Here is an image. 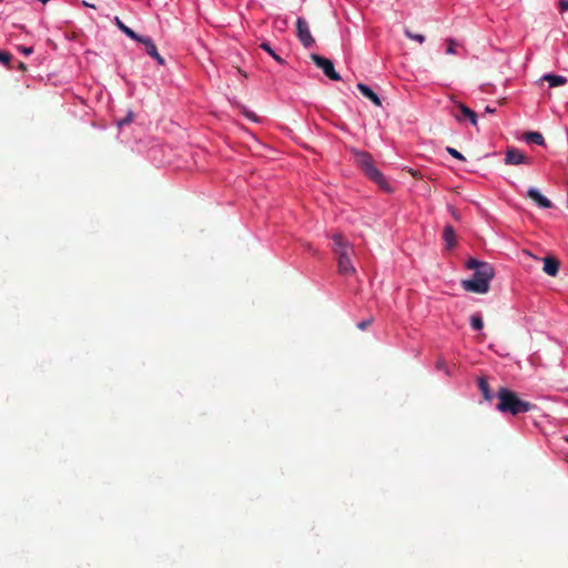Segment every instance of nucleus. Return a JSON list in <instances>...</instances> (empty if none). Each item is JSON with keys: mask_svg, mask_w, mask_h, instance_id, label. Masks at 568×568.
<instances>
[{"mask_svg": "<svg viewBox=\"0 0 568 568\" xmlns=\"http://www.w3.org/2000/svg\"><path fill=\"white\" fill-rule=\"evenodd\" d=\"M466 267L474 270V274L471 278L462 281V287L466 292L477 294L487 293L490 287V282L495 276L494 267L487 262L478 261L473 257L466 262Z\"/></svg>", "mask_w": 568, "mask_h": 568, "instance_id": "f257e3e1", "label": "nucleus"}, {"mask_svg": "<svg viewBox=\"0 0 568 568\" xmlns=\"http://www.w3.org/2000/svg\"><path fill=\"white\" fill-rule=\"evenodd\" d=\"M496 397L498 399L496 409L501 414L516 416L528 413L535 407L530 402L520 399L514 390L507 387H500L496 393Z\"/></svg>", "mask_w": 568, "mask_h": 568, "instance_id": "f03ea898", "label": "nucleus"}, {"mask_svg": "<svg viewBox=\"0 0 568 568\" xmlns=\"http://www.w3.org/2000/svg\"><path fill=\"white\" fill-rule=\"evenodd\" d=\"M333 251L337 256V265L339 274L344 276H351L355 274L356 270L351 260L352 246L345 241L342 234H334L333 237Z\"/></svg>", "mask_w": 568, "mask_h": 568, "instance_id": "7ed1b4c3", "label": "nucleus"}, {"mask_svg": "<svg viewBox=\"0 0 568 568\" xmlns=\"http://www.w3.org/2000/svg\"><path fill=\"white\" fill-rule=\"evenodd\" d=\"M356 162L366 176L376 183L382 190L392 192V186L385 175L375 166L369 153L364 151L356 152Z\"/></svg>", "mask_w": 568, "mask_h": 568, "instance_id": "20e7f679", "label": "nucleus"}, {"mask_svg": "<svg viewBox=\"0 0 568 568\" xmlns=\"http://www.w3.org/2000/svg\"><path fill=\"white\" fill-rule=\"evenodd\" d=\"M452 115L459 123L465 121H469L470 124L477 125V114L470 108L462 102H455L454 108L452 109Z\"/></svg>", "mask_w": 568, "mask_h": 568, "instance_id": "39448f33", "label": "nucleus"}, {"mask_svg": "<svg viewBox=\"0 0 568 568\" xmlns=\"http://www.w3.org/2000/svg\"><path fill=\"white\" fill-rule=\"evenodd\" d=\"M311 59L313 60V62L316 64V67H318L320 69H322V71L324 72V74L333 80V81H338L341 80V75L338 72L335 71L334 69V64L332 62V60L327 59V58H324L320 54H316V53H313L311 55Z\"/></svg>", "mask_w": 568, "mask_h": 568, "instance_id": "423d86ee", "label": "nucleus"}, {"mask_svg": "<svg viewBox=\"0 0 568 568\" xmlns=\"http://www.w3.org/2000/svg\"><path fill=\"white\" fill-rule=\"evenodd\" d=\"M296 34L305 48H312L315 44V40L312 37L308 23L302 17H298L296 20Z\"/></svg>", "mask_w": 568, "mask_h": 568, "instance_id": "0eeeda50", "label": "nucleus"}, {"mask_svg": "<svg viewBox=\"0 0 568 568\" xmlns=\"http://www.w3.org/2000/svg\"><path fill=\"white\" fill-rule=\"evenodd\" d=\"M504 162L507 165H520V164L531 165L532 159L530 156H527L525 153H523L517 148H508L505 153Z\"/></svg>", "mask_w": 568, "mask_h": 568, "instance_id": "6e6552de", "label": "nucleus"}, {"mask_svg": "<svg viewBox=\"0 0 568 568\" xmlns=\"http://www.w3.org/2000/svg\"><path fill=\"white\" fill-rule=\"evenodd\" d=\"M139 43H142L145 47V52L153 58L159 65H164L165 60L164 58L159 53L158 48L152 40V38L148 36H140L139 39L135 40Z\"/></svg>", "mask_w": 568, "mask_h": 568, "instance_id": "1a4fd4ad", "label": "nucleus"}, {"mask_svg": "<svg viewBox=\"0 0 568 568\" xmlns=\"http://www.w3.org/2000/svg\"><path fill=\"white\" fill-rule=\"evenodd\" d=\"M528 197H530L540 209H550L552 203L549 199L542 195L536 187H530L527 191Z\"/></svg>", "mask_w": 568, "mask_h": 568, "instance_id": "9d476101", "label": "nucleus"}, {"mask_svg": "<svg viewBox=\"0 0 568 568\" xmlns=\"http://www.w3.org/2000/svg\"><path fill=\"white\" fill-rule=\"evenodd\" d=\"M358 91L367 98L374 105L382 106L379 97L365 83L357 84Z\"/></svg>", "mask_w": 568, "mask_h": 568, "instance_id": "9b49d317", "label": "nucleus"}, {"mask_svg": "<svg viewBox=\"0 0 568 568\" xmlns=\"http://www.w3.org/2000/svg\"><path fill=\"white\" fill-rule=\"evenodd\" d=\"M478 388L486 402H491L496 395L489 388V384L486 377L480 376L477 378Z\"/></svg>", "mask_w": 568, "mask_h": 568, "instance_id": "f8f14e48", "label": "nucleus"}, {"mask_svg": "<svg viewBox=\"0 0 568 568\" xmlns=\"http://www.w3.org/2000/svg\"><path fill=\"white\" fill-rule=\"evenodd\" d=\"M541 80L547 81L550 88L561 87L568 82V79L566 77L554 73L544 74Z\"/></svg>", "mask_w": 568, "mask_h": 568, "instance_id": "ddd939ff", "label": "nucleus"}, {"mask_svg": "<svg viewBox=\"0 0 568 568\" xmlns=\"http://www.w3.org/2000/svg\"><path fill=\"white\" fill-rule=\"evenodd\" d=\"M544 272L550 276H556L559 270V263L556 258L547 256L544 258Z\"/></svg>", "mask_w": 568, "mask_h": 568, "instance_id": "4468645a", "label": "nucleus"}, {"mask_svg": "<svg viewBox=\"0 0 568 568\" xmlns=\"http://www.w3.org/2000/svg\"><path fill=\"white\" fill-rule=\"evenodd\" d=\"M114 23L115 26L119 28V30L121 32H123L128 38L132 39V40H136L139 39L140 34H138L135 31H133L131 28H129L128 26H125L122 20L119 18V17H115L114 18Z\"/></svg>", "mask_w": 568, "mask_h": 568, "instance_id": "2eb2a0df", "label": "nucleus"}, {"mask_svg": "<svg viewBox=\"0 0 568 568\" xmlns=\"http://www.w3.org/2000/svg\"><path fill=\"white\" fill-rule=\"evenodd\" d=\"M443 239L446 243L447 248H453L455 246V230L452 225H446L444 227Z\"/></svg>", "mask_w": 568, "mask_h": 568, "instance_id": "dca6fc26", "label": "nucleus"}, {"mask_svg": "<svg viewBox=\"0 0 568 568\" xmlns=\"http://www.w3.org/2000/svg\"><path fill=\"white\" fill-rule=\"evenodd\" d=\"M524 140L527 143H532V144H537V145H545V139H544L542 134L539 133V132H536V131H531V132L525 133Z\"/></svg>", "mask_w": 568, "mask_h": 568, "instance_id": "f3484780", "label": "nucleus"}, {"mask_svg": "<svg viewBox=\"0 0 568 568\" xmlns=\"http://www.w3.org/2000/svg\"><path fill=\"white\" fill-rule=\"evenodd\" d=\"M260 47L262 50L267 52L277 63L282 65L286 64V61L272 49L268 42H262Z\"/></svg>", "mask_w": 568, "mask_h": 568, "instance_id": "a211bd4d", "label": "nucleus"}, {"mask_svg": "<svg viewBox=\"0 0 568 568\" xmlns=\"http://www.w3.org/2000/svg\"><path fill=\"white\" fill-rule=\"evenodd\" d=\"M470 326L475 331H480L484 327V322L480 315H473L470 317Z\"/></svg>", "mask_w": 568, "mask_h": 568, "instance_id": "6ab92c4d", "label": "nucleus"}, {"mask_svg": "<svg viewBox=\"0 0 568 568\" xmlns=\"http://www.w3.org/2000/svg\"><path fill=\"white\" fill-rule=\"evenodd\" d=\"M405 36L408 39L415 40L420 44L425 42V37L423 34L414 33L409 29H405Z\"/></svg>", "mask_w": 568, "mask_h": 568, "instance_id": "aec40b11", "label": "nucleus"}, {"mask_svg": "<svg viewBox=\"0 0 568 568\" xmlns=\"http://www.w3.org/2000/svg\"><path fill=\"white\" fill-rule=\"evenodd\" d=\"M446 151L448 154H450L453 158L459 160V161H466L465 156L456 149L452 146H447Z\"/></svg>", "mask_w": 568, "mask_h": 568, "instance_id": "412c9836", "label": "nucleus"}, {"mask_svg": "<svg viewBox=\"0 0 568 568\" xmlns=\"http://www.w3.org/2000/svg\"><path fill=\"white\" fill-rule=\"evenodd\" d=\"M455 47H456V41L454 39H447L446 53L447 54H456Z\"/></svg>", "mask_w": 568, "mask_h": 568, "instance_id": "4be33fe9", "label": "nucleus"}, {"mask_svg": "<svg viewBox=\"0 0 568 568\" xmlns=\"http://www.w3.org/2000/svg\"><path fill=\"white\" fill-rule=\"evenodd\" d=\"M436 368H437L438 371H443V372H445V374H447V375L449 374V371H448L447 364H446V362H445L444 359H442V358H440V359H438V361L436 362Z\"/></svg>", "mask_w": 568, "mask_h": 568, "instance_id": "5701e85b", "label": "nucleus"}, {"mask_svg": "<svg viewBox=\"0 0 568 568\" xmlns=\"http://www.w3.org/2000/svg\"><path fill=\"white\" fill-rule=\"evenodd\" d=\"M11 61V54L0 51V63L7 65Z\"/></svg>", "mask_w": 568, "mask_h": 568, "instance_id": "b1692460", "label": "nucleus"}, {"mask_svg": "<svg viewBox=\"0 0 568 568\" xmlns=\"http://www.w3.org/2000/svg\"><path fill=\"white\" fill-rule=\"evenodd\" d=\"M372 324V318L364 320L357 324L361 331H365Z\"/></svg>", "mask_w": 568, "mask_h": 568, "instance_id": "393cba45", "label": "nucleus"}, {"mask_svg": "<svg viewBox=\"0 0 568 568\" xmlns=\"http://www.w3.org/2000/svg\"><path fill=\"white\" fill-rule=\"evenodd\" d=\"M559 8L561 12L568 11V0H560Z\"/></svg>", "mask_w": 568, "mask_h": 568, "instance_id": "a878e982", "label": "nucleus"}, {"mask_svg": "<svg viewBox=\"0 0 568 568\" xmlns=\"http://www.w3.org/2000/svg\"><path fill=\"white\" fill-rule=\"evenodd\" d=\"M20 51H21L23 54L29 55V54H31V53L33 52V49H32L31 47H22V48L20 49Z\"/></svg>", "mask_w": 568, "mask_h": 568, "instance_id": "bb28decb", "label": "nucleus"}, {"mask_svg": "<svg viewBox=\"0 0 568 568\" xmlns=\"http://www.w3.org/2000/svg\"><path fill=\"white\" fill-rule=\"evenodd\" d=\"M130 121H131V118L128 116L124 120H122L121 122H119V125L122 126L123 124L129 123Z\"/></svg>", "mask_w": 568, "mask_h": 568, "instance_id": "cd10ccee", "label": "nucleus"}, {"mask_svg": "<svg viewBox=\"0 0 568 568\" xmlns=\"http://www.w3.org/2000/svg\"><path fill=\"white\" fill-rule=\"evenodd\" d=\"M486 112L487 113H494L495 112V109L490 108L489 105L486 106Z\"/></svg>", "mask_w": 568, "mask_h": 568, "instance_id": "c85d7f7f", "label": "nucleus"}, {"mask_svg": "<svg viewBox=\"0 0 568 568\" xmlns=\"http://www.w3.org/2000/svg\"><path fill=\"white\" fill-rule=\"evenodd\" d=\"M244 114H245V116L253 119L252 114H250L248 112H244Z\"/></svg>", "mask_w": 568, "mask_h": 568, "instance_id": "c756f323", "label": "nucleus"}, {"mask_svg": "<svg viewBox=\"0 0 568 568\" xmlns=\"http://www.w3.org/2000/svg\"><path fill=\"white\" fill-rule=\"evenodd\" d=\"M85 6L94 8V6L90 4V2H84Z\"/></svg>", "mask_w": 568, "mask_h": 568, "instance_id": "7c9ffc66", "label": "nucleus"}, {"mask_svg": "<svg viewBox=\"0 0 568 568\" xmlns=\"http://www.w3.org/2000/svg\"><path fill=\"white\" fill-rule=\"evenodd\" d=\"M565 442H566V443H568V435H567V436H565Z\"/></svg>", "mask_w": 568, "mask_h": 568, "instance_id": "2f4dec72", "label": "nucleus"}]
</instances>
